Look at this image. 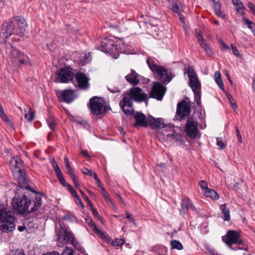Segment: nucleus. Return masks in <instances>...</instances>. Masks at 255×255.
Masks as SVG:
<instances>
[{"mask_svg": "<svg viewBox=\"0 0 255 255\" xmlns=\"http://www.w3.org/2000/svg\"><path fill=\"white\" fill-rule=\"evenodd\" d=\"M108 90L113 93L120 92V90L118 87L110 86L108 87Z\"/></svg>", "mask_w": 255, "mask_h": 255, "instance_id": "51", "label": "nucleus"}, {"mask_svg": "<svg viewBox=\"0 0 255 255\" xmlns=\"http://www.w3.org/2000/svg\"><path fill=\"white\" fill-rule=\"evenodd\" d=\"M222 239L232 250H236V249L232 247V244H240L242 243V241L240 238L239 234L234 230L229 231L227 235L222 237Z\"/></svg>", "mask_w": 255, "mask_h": 255, "instance_id": "11", "label": "nucleus"}, {"mask_svg": "<svg viewBox=\"0 0 255 255\" xmlns=\"http://www.w3.org/2000/svg\"><path fill=\"white\" fill-rule=\"evenodd\" d=\"M217 144L221 149H223L225 146V144L220 138H217Z\"/></svg>", "mask_w": 255, "mask_h": 255, "instance_id": "53", "label": "nucleus"}, {"mask_svg": "<svg viewBox=\"0 0 255 255\" xmlns=\"http://www.w3.org/2000/svg\"><path fill=\"white\" fill-rule=\"evenodd\" d=\"M227 98H228L231 105H232V103H236L234 98L232 97V96L230 94H228L227 95Z\"/></svg>", "mask_w": 255, "mask_h": 255, "instance_id": "57", "label": "nucleus"}, {"mask_svg": "<svg viewBox=\"0 0 255 255\" xmlns=\"http://www.w3.org/2000/svg\"><path fill=\"white\" fill-rule=\"evenodd\" d=\"M243 20L244 22V23L246 25H247L248 27L251 29V30H253V23L248 19L246 17H243Z\"/></svg>", "mask_w": 255, "mask_h": 255, "instance_id": "39", "label": "nucleus"}, {"mask_svg": "<svg viewBox=\"0 0 255 255\" xmlns=\"http://www.w3.org/2000/svg\"><path fill=\"white\" fill-rule=\"evenodd\" d=\"M239 182H236V184H235V183L233 184V185H232L231 186V187L234 190L237 191L239 189Z\"/></svg>", "mask_w": 255, "mask_h": 255, "instance_id": "58", "label": "nucleus"}, {"mask_svg": "<svg viewBox=\"0 0 255 255\" xmlns=\"http://www.w3.org/2000/svg\"><path fill=\"white\" fill-rule=\"evenodd\" d=\"M87 223L91 227V229L94 231L95 233H100V230H99L95 223L91 220L90 219L87 220Z\"/></svg>", "mask_w": 255, "mask_h": 255, "instance_id": "37", "label": "nucleus"}, {"mask_svg": "<svg viewBox=\"0 0 255 255\" xmlns=\"http://www.w3.org/2000/svg\"><path fill=\"white\" fill-rule=\"evenodd\" d=\"M2 44V47L5 48V53L9 55L12 63L15 64H24L27 62L28 60V57L14 47L10 42H7L6 40H5V44Z\"/></svg>", "mask_w": 255, "mask_h": 255, "instance_id": "6", "label": "nucleus"}, {"mask_svg": "<svg viewBox=\"0 0 255 255\" xmlns=\"http://www.w3.org/2000/svg\"><path fill=\"white\" fill-rule=\"evenodd\" d=\"M94 178L96 181V184L98 188H100L102 190V188H104L102 184L99 179L98 178L97 174H94Z\"/></svg>", "mask_w": 255, "mask_h": 255, "instance_id": "52", "label": "nucleus"}, {"mask_svg": "<svg viewBox=\"0 0 255 255\" xmlns=\"http://www.w3.org/2000/svg\"><path fill=\"white\" fill-rule=\"evenodd\" d=\"M231 106H232V108L234 109V111L235 112H237V111L238 110V106L236 103H232V105Z\"/></svg>", "mask_w": 255, "mask_h": 255, "instance_id": "63", "label": "nucleus"}, {"mask_svg": "<svg viewBox=\"0 0 255 255\" xmlns=\"http://www.w3.org/2000/svg\"><path fill=\"white\" fill-rule=\"evenodd\" d=\"M134 118L135 120L134 126L146 127L149 125L148 118L146 119L145 116L141 113H136L134 115Z\"/></svg>", "mask_w": 255, "mask_h": 255, "instance_id": "19", "label": "nucleus"}, {"mask_svg": "<svg viewBox=\"0 0 255 255\" xmlns=\"http://www.w3.org/2000/svg\"><path fill=\"white\" fill-rule=\"evenodd\" d=\"M14 255H25L24 252L22 250L16 251L14 253Z\"/></svg>", "mask_w": 255, "mask_h": 255, "instance_id": "61", "label": "nucleus"}, {"mask_svg": "<svg viewBox=\"0 0 255 255\" xmlns=\"http://www.w3.org/2000/svg\"><path fill=\"white\" fill-rule=\"evenodd\" d=\"M126 217L127 219L129 220L130 222H131L134 226L137 227V224L135 222L134 219L131 216L130 214H129L128 212H126Z\"/></svg>", "mask_w": 255, "mask_h": 255, "instance_id": "47", "label": "nucleus"}, {"mask_svg": "<svg viewBox=\"0 0 255 255\" xmlns=\"http://www.w3.org/2000/svg\"><path fill=\"white\" fill-rule=\"evenodd\" d=\"M81 171L84 174H85L86 175H89L90 176H94V174H96V173L93 172L91 170L88 169L87 168H85V167L81 169Z\"/></svg>", "mask_w": 255, "mask_h": 255, "instance_id": "42", "label": "nucleus"}, {"mask_svg": "<svg viewBox=\"0 0 255 255\" xmlns=\"http://www.w3.org/2000/svg\"><path fill=\"white\" fill-rule=\"evenodd\" d=\"M194 94L195 100L198 105L201 102V91L193 92Z\"/></svg>", "mask_w": 255, "mask_h": 255, "instance_id": "40", "label": "nucleus"}, {"mask_svg": "<svg viewBox=\"0 0 255 255\" xmlns=\"http://www.w3.org/2000/svg\"><path fill=\"white\" fill-rule=\"evenodd\" d=\"M54 171L56 173V175L57 176V178H58L59 177L63 176L62 173V172H61V170H60L59 167H57V168L54 169Z\"/></svg>", "mask_w": 255, "mask_h": 255, "instance_id": "56", "label": "nucleus"}, {"mask_svg": "<svg viewBox=\"0 0 255 255\" xmlns=\"http://www.w3.org/2000/svg\"><path fill=\"white\" fill-rule=\"evenodd\" d=\"M214 78L216 82L219 86V87L221 89H224V84L221 77V74L219 71H216L214 74Z\"/></svg>", "mask_w": 255, "mask_h": 255, "instance_id": "27", "label": "nucleus"}, {"mask_svg": "<svg viewBox=\"0 0 255 255\" xmlns=\"http://www.w3.org/2000/svg\"><path fill=\"white\" fill-rule=\"evenodd\" d=\"M187 74L190 82L189 85L193 92L201 91V84L199 81L196 73L191 67H188Z\"/></svg>", "mask_w": 255, "mask_h": 255, "instance_id": "12", "label": "nucleus"}, {"mask_svg": "<svg viewBox=\"0 0 255 255\" xmlns=\"http://www.w3.org/2000/svg\"><path fill=\"white\" fill-rule=\"evenodd\" d=\"M27 23L24 18L17 16L4 22L0 32V42L5 44V40L12 34L20 36L24 35Z\"/></svg>", "mask_w": 255, "mask_h": 255, "instance_id": "1", "label": "nucleus"}, {"mask_svg": "<svg viewBox=\"0 0 255 255\" xmlns=\"http://www.w3.org/2000/svg\"><path fill=\"white\" fill-rule=\"evenodd\" d=\"M148 99L147 95L139 87L130 89L124 96L120 102V105L124 113L128 116L131 115L133 113L132 101L141 103Z\"/></svg>", "mask_w": 255, "mask_h": 255, "instance_id": "2", "label": "nucleus"}, {"mask_svg": "<svg viewBox=\"0 0 255 255\" xmlns=\"http://www.w3.org/2000/svg\"><path fill=\"white\" fill-rule=\"evenodd\" d=\"M214 2L213 8L216 15L220 17L224 18L225 15L221 10V4L219 2H216L214 0H212Z\"/></svg>", "mask_w": 255, "mask_h": 255, "instance_id": "24", "label": "nucleus"}, {"mask_svg": "<svg viewBox=\"0 0 255 255\" xmlns=\"http://www.w3.org/2000/svg\"><path fill=\"white\" fill-rule=\"evenodd\" d=\"M55 233L56 240L58 243L62 245L71 244L78 250L82 251V248L75 240L74 235L66 228L60 225L59 228L56 227Z\"/></svg>", "mask_w": 255, "mask_h": 255, "instance_id": "5", "label": "nucleus"}, {"mask_svg": "<svg viewBox=\"0 0 255 255\" xmlns=\"http://www.w3.org/2000/svg\"><path fill=\"white\" fill-rule=\"evenodd\" d=\"M26 203V193H23L19 188L17 189L12 201L13 208L19 213L23 214L25 213Z\"/></svg>", "mask_w": 255, "mask_h": 255, "instance_id": "7", "label": "nucleus"}, {"mask_svg": "<svg viewBox=\"0 0 255 255\" xmlns=\"http://www.w3.org/2000/svg\"><path fill=\"white\" fill-rule=\"evenodd\" d=\"M140 77L141 76L133 70H131L130 73L125 77L127 81L130 84L134 86L137 85L139 83Z\"/></svg>", "mask_w": 255, "mask_h": 255, "instance_id": "20", "label": "nucleus"}, {"mask_svg": "<svg viewBox=\"0 0 255 255\" xmlns=\"http://www.w3.org/2000/svg\"><path fill=\"white\" fill-rule=\"evenodd\" d=\"M170 245L171 248L173 249H177L178 250H181L183 249V246L182 244L177 240H172L170 242Z\"/></svg>", "mask_w": 255, "mask_h": 255, "instance_id": "31", "label": "nucleus"}, {"mask_svg": "<svg viewBox=\"0 0 255 255\" xmlns=\"http://www.w3.org/2000/svg\"><path fill=\"white\" fill-rule=\"evenodd\" d=\"M71 178L72 179L73 182H74L75 186L77 188H78L79 187V183L78 182V180L77 179V178H76V176L73 177H72V178Z\"/></svg>", "mask_w": 255, "mask_h": 255, "instance_id": "59", "label": "nucleus"}, {"mask_svg": "<svg viewBox=\"0 0 255 255\" xmlns=\"http://www.w3.org/2000/svg\"><path fill=\"white\" fill-rule=\"evenodd\" d=\"M198 41H199L200 46L205 50L207 54L209 55L212 53L211 49L206 43L205 40L203 37H201L200 38L198 37Z\"/></svg>", "mask_w": 255, "mask_h": 255, "instance_id": "26", "label": "nucleus"}, {"mask_svg": "<svg viewBox=\"0 0 255 255\" xmlns=\"http://www.w3.org/2000/svg\"><path fill=\"white\" fill-rule=\"evenodd\" d=\"M149 125L151 126V128H164L165 124L162 119H155L152 117L148 118Z\"/></svg>", "mask_w": 255, "mask_h": 255, "instance_id": "22", "label": "nucleus"}, {"mask_svg": "<svg viewBox=\"0 0 255 255\" xmlns=\"http://www.w3.org/2000/svg\"><path fill=\"white\" fill-rule=\"evenodd\" d=\"M67 189L70 192L71 194L76 198H77L78 200H80L79 196L76 193V192L74 189H73L71 185H68Z\"/></svg>", "mask_w": 255, "mask_h": 255, "instance_id": "44", "label": "nucleus"}, {"mask_svg": "<svg viewBox=\"0 0 255 255\" xmlns=\"http://www.w3.org/2000/svg\"><path fill=\"white\" fill-rule=\"evenodd\" d=\"M192 208L191 204V201L188 199H185L183 200L181 203V210L184 212H185L189 208Z\"/></svg>", "mask_w": 255, "mask_h": 255, "instance_id": "29", "label": "nucleus"}, {"mask_svg": "<svg viewBox=\"0 0 255 255\" xmlns=\"http://www.w3.org/2000/svg\"><path fill=\"white\" fill-rule=\"evenodd\" d=\"M0 116L3 121L8 123L9 124H11V122L8 120L7 116L4 114L3 108L1 106H0Z\"/></svg>", "mask_w": 255, "mask_h": 255, "instance_id": "38", "label": "nucleus"}, {"mask_svg": "<svg viewBox=\"0 0 255 255\" xmlns=\"http://www.w3.org/2000/svg\"><path fill=\"white\" fill-rule=\"evenodd\" d=\"M220 43L222 45L223 48L227 49V50L230 49L229 46L228 45H227L226 44H225V43H224L223 41L221 42Z\"/></svg>", "mask_w": 255, "mask_h": 255, "instance_id": "62", "label": "nucleus"}, {"mask_svg": "<svg viewBox=\"0 0 255 255\" xmlns=\"http://www.w3.org/2000/svg\"><path fill=\"white\" fill-rule=\"evenodd\" d=\"M125 243V241L123 239H116L115 241L111 242V244L113 246L119 247L123 245Z\"/></svg>", "mask_w": 255, "mask_h": 255, "instance_id": "34", "label": "nucleus"}, {"mask_svg": "<svg viewBox=\"0 0 255 255\" xmlns=\"http://www.w3.org/2000/svg\"><path fill=\"white\" fill-rule=\"evenodd\" d=\"M185 130L190 137L195 138L198 132L197 122L192 118L188 119L186 123Z\"/></svg>", "mask_w": 255, "mask_h": 255, "instance_id": "17", "label": "nucleus"}, {"mask_svg": "<svg viewBox=\"0 0 255 255\" xmlns=\"http://www.w3.org/2000/svg\"><path fill=\"white\" fill-rule=\"evenodd\" d=\"M247 6L250 8L252 13L255 15V5L254 3L250 1L248 3Z\"/></svg>", "mask_w": 255, "mask_h": 255, "instance_id": "48", "label": "nucleus"}, {"mask_svg": "<svg viewBox=\"0 0 255 255\" xmlns=\"http://www.w3.org/2000/svg\"><path fill=\"white\" fill-rule=\"evenodd\" d=\"M221 213L223 215L224 221H228L230 220V210L226 207V204L222 205L220 207Z\"/></svg>", "mask_w": 255, "mask_h": 255, "instance_id": "25", "label": "nucleus"}, {"mask_svg": "<svg viewBox=\"0 0 255 255\" xmlns=\"http://www.w3.org/2000/svg\"><path fill=\"white\" fill-rule=\"evenodd\" d=\"M58 180L60 182V183L64 187H68V185H70L69 184L67 183L66 180H65L63 176L59 177L58 178Z\"/></svg>", "mask_w": 255, "mask_h": 255, "instance_id": "50", "label": "nucleus"}, {"mask_svg": "<svg viewBox=\"0 0 255 255\" xmlns=\"http://www.w3.org/2000/svg\"><path fill=\"white\" fill-rule=\"evenodd\" d=\"M90 206L91 207V209L92 211L94 216L99 220L102 219V217L99 215L98 212L94 208L93 206H92V204H90Z\"/></svg>", "mask_w": 255, "mask_h": 255, "instance_id": "49", "label": "nucleus"}, {"mask_svg": "<svg viewBox=\"0 0 255 255\" xmlns=\"http://www.w3.org/2000/svg\"><path fill=\"white\" fill-rule=\"evenodd\" d=\"M90 108L92 113L95 115H99L105 111L102 100L96 97L90 99Z\"/></svg>", "mask_w": 255, "mask_h": 255, "instance_id": "15", "label": "nucleus"}, {"mask_svg": "<svg viewBox=\"0 0 255 255\" xmlns=\"http://www.w3.org/2000/svg\"><path fill=\"white\" fill-rule=\"evenodd\" d=\"M44 255H59V254L57 252H54L50 253L49 254H46Z\"/></svg>", "mask_w": 255, "mask_h": 255, "instance_id": "64", "label": "nucleus"}, {"mask_svg": "<svg viewBox=\"0 0 255 255\" xmlns=\"http://www.w3.org/2000/svg\"><path fill=\"white\" fill-rule=\"evenodd\" d=\"M146 63L150 69L153 72H156L160 78L165 77V81L169 82L171 81L173 77L168 69L156 65L154 61L149 58L147 59Z\"/></svg>", "mask_w": 255, "mask_h": 255, "instance_id": "9", "label": "nucleus"}, {"mask_svg": "<svg viewBox=\"0 0 255 255\" xmlns=\"http://www.w3.org/2000/svg\"><path fill=\"white\" fill-rule=\"evenodd\" d=\"M199 185L203 191V193L205 190L208 189L209 188L208 187L207 182L204 180H201L199 182Z\"/></svg>", "mask_w": 255, "mask_h": 255, "instance_id": "41", "label": "nucleus"}, {"mask_svg": "<svg viewBox=\"0 0 255 255\" xmlns=\"http://www.w3.org/2000/svg\"><path fill=\"white\" fill-rule=\"evenodd\" d=\"M167 137L168 140H174L176 142L181 140V135L180 134L173 131L172 133L167 134Z\"/></svg>", "mask_w": 255, "mask_h": 255, "instance_id": "28", "label": "nucleus"}, {"mask_svg": "<svg viewBox=\"0 0 255 255\" xmlns=\"http://www.w3.org/2000/svg\"><path fill=\"white\" fill-rule=\"evenodd\" d=\"M80 192H81V194L83 197V198L86 201H88L89 205L91 204V202L89 200L88 196L81 190H79Z\"/></svg>", "mask_w": 255, "mask_h": 255, "instance_id": "54", "label": "nucleus"}, {"mask_svg": "<svg viewBox=\"0 0 255 255\" xmlns=\"http://www.w3.org/2000/svg\"><path fill=\"white\" fill-rule=\"evenodd\" d=\"M10 167L14 177L20 184L19 188L28 189L29 186L27 184V180L23 170V162L21 159L18 156L13 157L10 161Z\"/></svg>", "mask_w": 255, "mask_h": 255, "instance_id": "3", "label": "nucleus"}, {"mask_svg": "<svg viewBox=\"0 0 255 255\" xmlns=\"http://www.w3.org/2000/svg\"><path fill=\"white\" fill-rule=\"evenodd\" d=\"M168 1L172 4V10L174 12L178 13V4L177 2H175V0H168Z\"/></svg>", "mask_w": 255, "mask_h": 255, "instance_id": "36", "label": "nucleus"}, {"mask_svg": "<svg viewBox=\"0 0 255 255\" xmlns=\"http://www.w3.org/2000/svg\"><path fill=\"white\" fill-rule=\"evenodd\" d=\"M66 169L67 170V173L69 175L71 178L75 176V173L70 165L66 167Z\"/></svg>", "mask_w": 255, "mask_h": 255, "instance_id": "45", "label": "nucleus"}, {"mask_svg": "<svg viewBox=\"0 0 255 255\" xmlns=\"http://www.w3.org/2000/svg\"><path fill=\"white\" fill-rule=\"evenodd\" d=\"M102 51L108 53H112L114 50L116 49V46L114 45L113 42L109 40L108 39H104L101 41Z\"/></svg>", "mask_w": 255, "mask_h": 255, "instance_id": "18", "label": "nucleus"}, {"mask_svg": "<svg viewBox=\"0 0 255 255\" xmlns=\"http://www.w3.org/2000/svg\"><path fill=\"white\" fill-rule=\"evenodd\" d=\"M176 113L181 119L188 116L190 113V104L185 101H182L177 105Z\"/></svg>", "mask_w": 255, "mask_h": 255, "instance_id": "16", "label": "nucleus"}, {"mask_svg": "<svg viewBox=\"0 0 255 255\" xmlns=\"http://www.w3.org/2000/svg\"><path fill=\"white\" fill-rule=\"evenodd\" d=\"M74 91L67 89L61 92V97L63 101L67 103H71L75 98Z\"/></svg>", "mask_w": 255, "mask_h": 255, "instance_id": "21", "label": "nucleus"}, {"mask_svg": "<svg viewBox=\"0 0 255 255\" xmlns=\"http://www.w3.org/2000/svg\"><path fill=\"white\" fill-rule=\"evenodd\" d=\"M232 2L234 5L236 7L237 11H239L240 9H246L243 3L240 0H232Z\"/></svg>", "mask_w": 255, "mask_h": 255, "instance_id": "33", "label": "nucleus"}, {"mask_svg": "<svg viewBox=\"0 0 255 255\" xmlns=\"http://www.w3.org/2000/svg\"><path fill=\"white\" fill-rule=\"evenodd\" d=\"M14 213L7 208L0 210V230L5 233L11 232L15 227Z\"/></svg>", "mask_w": 255, "mask_h": 255, "instance_id": "4", "label": "nucleus"}, {"mask_svg": "<svg viewBox=\"0 0 255 255\" xmlns=\"http://www.w3.org/2000/svg\"><path fill=\"white\" fill-rule=\"evenodd\" d=\"M49 127L52 130H55L57 124V121L53 117H50L47 119Z\"/></svg>", "mask_w": 255, "mask_h": 255, "instance_id": "30", "label": "nucleus"}, {"mask_svg": "<svg viewBox=\"0 0 255 255\" xmlns=\"http://www.w3.org/2000/svg\"><path fill=\"white\" fill-rule=\"evenodd\" d=\"M33 193L32 195L28 197L26 195V201L25 213L32 212L37 211L41 206L42 196L34 191L30 190Z\"/></svg>", "mask_w": 255, "mask_h": 255, "instance_id": "8", "label": "nucleus"}, {"mask_svg": "<svg viewBox=\"0 0 255 255\" xmlns=\"http://www.w3.org/2000/svg\"><path fill=\"white\" fill-rule=\"evenodd\" d=\"M62 255H73V250L72 249L66 247L64 251H63Z\"/></svg>", "mask_w": 255, "mask_h": 255, "instance_id": "46", "label": "nucleus"}, {"mask_svg": "<svg viewBox=\"0 0 255 255\" xmlns=\"http://www.w3.org/2000/svg\"><path fill=\"white\" fill-rule=\"evenodd\" d=\"M166 92V88L159 82L154 83L150 92V97L155 98L157 100L162 99Z\"/></svg>", "mask_w": 255, "mask_h": 255, "instance_id": "13", "label": "nucleus"}, {"mask_svg": "<svg viewBox=\"0 0 255 255\" xmlns=\"http://www.w3.org/2000/svg\"><path fill=\"white\" fill-rule=\"evenodd\" d=\"M236 130L237 132V137H238L239 141L241 143V142H242V136L240 134L239 128L238 127H236Z\"/></svg>", "mask_w": 255, "mask_h": 255, "instance_id": "55", "label": "nucleus"}, {"mask_svg": "<svg viewBox=\"0 0 255 255\" xmlns=\"http://www.w3.org/2000/svg\"><path fill=\"white\" fill-rule=\"evenodd\" d=\"M101 192H102V195H103V196H104V198L106 197V196H107L109 195L108 193L106 191V190L104 188H102Z\"/></svg>", "mask_w": 255, "mask_h": 255, "instance_id": "60", "label": "nucleus"}, {"mask_svg": "<svg viewBox=\"0 0 255 255\" xmlns=\"http://www.w3.org/2000/svg\"><path fill=\"white\" fill-rule=\"evenodd\" d=\"M28 113H25L24 114V118L28 122H31L33 121L34 117V113L31 110V109L28 108Z\"/></svg>", "mask_w": 255, "mask_h": 255, "instance_id": "32", "label": "nucleus"}, {"mask_svg": "<svg viewBox=\"0 0 255 255\" xmlns=\"http://www.w3.org/2000/svg\"><path fill=\"white\" fill-rule=\"evenodd\" d=\"M96 233L99 234L100 235V237L103 240H105L107 243H111V239L107 234L102 232L100 230V233Z\"/></svg>", "mask_w": 255, "mask_h": 255, "instance_id": "35", "label": "nucleus"}, {"mask_svg": "<svg viewBox=\"0 0 255 255\" xmlns=\"http://www.w3.org/2000/svg\"><path fill=\"white\" fill-rule=\"evenodd\" d=\"M57 78L56 81L57 83H69L72 81L74 74L72 72V69L69 67H65L60 69L56 73Z\"/></svg>", "mask_w": 255, "mask_h": 255, "instance_id": "10", "label": "nucleus"}, {"mask_svg": "<svg viewBox=\"0 0 255 255\" xmlns=\"http://www.w3.org/2000/svg\"><path fill=\"white\" fill-rule=\"evenodd\" d=\"M231 47H232V49L233 50V53L234 55H235V56H236L238 57H241V55L240 53L239 50H238L236 46L234 44H232Z\"/></svg>", "mask_w": 255, "mask_h": 255, "instance_id": "43", "label": "nucleus"}, {"mask_svg": "<svg viewBox=\"0 0 255 255\" xmlns=\"http://www.w3.org/2000/svg\"><path fill=\"white\" fill-rule=\"evenodd\" d=\"M203 194L206 197H209L213 200H217L219 198L217 193L213 189L210 188L205 190Z\"/></svg>", "mask_w": 255, "mask_h": 255, "instance_id": "23", "label": "nucleus"}, {"mask_svg": "<svg viewBox=\"0 0 255 255\" xmlns=\"http://www.w3.org/2000/svg\"><path fill=\"white\" fill-rule=\"evenodd\" d=\"M75 79L76 81V83H74L75 87L82 90H87L89 88V79L85 74L80 72L77 73L75 75Z\"/></svg>", "mask_w": 255, "mask_h": 255, "instance_id": "14", "label": "nucleus"}]
</instances>
